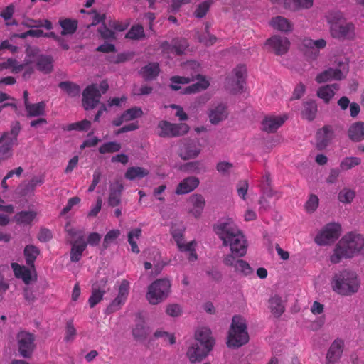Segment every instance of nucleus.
<instances>
[{"mask_svg": "<svg viewBox=\"0 0 364 364\" xmlns=\"http://www.w3.org/2000/svg\"><path fill=\"white\" fill-rule=\"evenodd\" d=\"M269 302L271 312L275 317L279 318L285 310L282 298L278 295H274L269 299Z\"/></svg>", "mask_w": 364, "mask_h": 364, "instance_id": "58836bf2", "label": "nucleus"}, {"mask_svg": "<svg viewBox=\"0 0 364 364\" xmlns=\"http://www.w3.org/2000/svg\"><path fill=\"white\" fill-rule=\"evenodd\" d=\"M71 245L70 250V261L72 262H77L80 260L82 253L86 249L87 242H70Z\"/></svg>", "mask_w": 364, "mask_h": 364, "instance_id": "e433bc0d", "label": "nucleus"}, {"mask_svg": "<svg viewBox=\"0 0 364 364\" xmlns=\"http://www.w3.org/2000/svg\"><path fill=\"white\" fill-rule=\"evenodd\" d=\"M184 69L190 73H193L194 75L200 74V64L195 60H189L184 63Z\"/></svg>", "mask_w": 364, "mask_h": 364, "instance_id": "69168bd1", "label": "nucleus"}, {"mask_svg": "<svg viewBox=\"0 0 364 364\" xmlns=\"http://www.w3.org/2000/svg\"><path fill=\"white\" fill-rule=\"evenodd\" d=\"M339 68H328L318 74L316 77V81L318 83L325 82L330 80H341L346 77L349 70L348 63L339 62L338 64Z\"/></svg>", "mask_w": 364, "mask_h": 364, "instance_id": "9b49d317", "label": "nucleus"}, {"mask_svg": "<svg viewBox=\"0 0 364 364\" xmlns=\"http://www.w3.org/2000/svg\"><path fill=\"white\" fill-rule=\"evenodd\" d=\"M188 47V42L184 38H173L172 40V53L176 55H181L185 50Z\"/></svg>", "mask_w": 364, "mask_h": 364, "instance_id": "a18cd8bd", "label": "nucleus"}, {"mask_svg": "<svg viewBox=\"0 0 364 364\" xmlns=\"http://www.w3.org/2000/svg\"><path fill=\"white\" fill-rule=\"evenodd\" d=\"M319 199L314 194L310 195L308 200L305 204V208L309 213H314L318 206Z\"/></svg>", "mask_w": 364, "mask_h": 364, "instance_id": "680f3d73", "label": "nucleus"}, {"mask_svg": "<svg viewBox=\"0 0 364 364\" xmlns=\"http://www.w3.org/2000/svg\"><path fill=\"white\" fill-rule=\"evenodd\" d=\"M171 287V281L168 278L158 279L149 285L146 299L150 304L157 305L168 297Z\"/></svg>", "mask_w": 364, "mask_h": 364, "instance_id": "423d86ee", "label": "nucleus"}, {"mask_svg": "<svg viewBox=\"0 0 364 364\" xmlns=\"http://www.w3.org/2000/svg\"><path fill=\"white\" fill-rule=\"evenodd\" d=\"M334 137V130L330 125H325L316 134L315 147L318 151L324 150Z\"/></svg>", "mask_w": 364, "mask_h": 364, "instance_id": "f3484780", "label": "nucleus"}, {"mask_svg": "<svg viewBox=\"0 0 364 364\" xmlns=\"http://www.w3.org/2000/svg\"><path fill=\"white\" fill-rule=\"evenodd\" d=\"M269 24L274 29L285 33H289L293 30L291 23L287 18L281 16L272 18Z\"/></svg>", "mask_w": 364, "mask_h": 364, "instance_id": "473e14b6", "label": "nucleus"}, {"mask_svg": "<svg viewBox=\"0 0 364 364\" xmlns=\"http://www.w3.org/2000/svg\"><path fill=\"white\" fill-rule=\"evenodd\" d=\"M58 87L66 92L70 97H76L80 95V87L70 81H63L58 84Z\"/></svg>", "mask_w": 364, "mask_h": 364, "instance_id": "37998d69", "label": "nucleus"}, {"mask_svg": "<svg viewBox=\"0 0 364 364\" xmlns=\"http://www.w3.org/2000/svg\"><path fill=\"white\" fill-rule=\"evenodd\" d=\"M287 117L267 116L262 121V130L267 133H274L285 122Z\"/></svg>", "mask_w": 364, "mask_h": 364, "instance_id": "4be33fe9", "label": "nucleus"}, {"mask_svg": "<svg viewBox=\"0 0 364 364\" xmlns=\"http://www.w3.org/2000/svg\"><path fill=\"white\" fill-rule=\"evenodd\" d=\"M341 226L339 223H331L315 237V242L318 245H326L333 243L340 236Z\"/></svg>", "mask_w": 364, "mask_h": 364, "instance_id": "6e6552de", "label": "nucleus"}, {"mask_svg": "<svg viewBox=\"0 0 364 364\" xmlns=\"http://www.w3.org/2000/svg\"><path fill=\"white\" fill-rule=\"evenodd\" d=\"M213 2V0H205L199 4L193 13L194 16L198 18H203L209 11Z\"/></svg>", "mask_w": 364, "mask_h": 364, "instance_id": "603ef678", "label": "nucleus"}, {"mask_svg": "<svg viewBox=\"0 0 364 364\" xmlns=\"http://www.w3.org/2000/svg\"><path fill=\"white\" fill-rule=\"evenodd\" d=\"M246 78L247 68L245 65L240 64L232 70V75L225 78L224 87L232 95L242 93L245 90Z\"/></svg>", "mask_w": 364, "mask_h": 364, "instance_id": "0eeeda50", "label": "nucleus"}, {"mask_svg": "<svg viewBox=\"0 0 364 364\" xmlns=\"http://www.w3.org/2000/svg\"><path fill=\"white\" fill-rule=\"evenodd\" d=\"M180 170L187 173H205L207 171L206 166L200 161H194L184 164L180 167Z\"/></svg>", "mask_w": 364, "mask_h": 364, "instance_id": "4c0bfd02", "label": "nucleus"}, {"mask_svg": "<svg viewBox=\"0 0 364 364\" xmlns=\"http://www.w3.org/2000/svg\"><path fill=\"white\" fill-rule=\"evenodd\" d=\"M123 190L124 186L119 181L110 184L108 198V205L109 206L115 207L121 203V196Z\"/></svg>", "mask_w": 364, "mask_h": 364, "instance_id": "393cba45", "label": "nucleus"}, {"mask_svg": "<svg viewBox=\"0 0 364 364\" xmlns=\"http://www.w3.org/2000/svg\"><path fill=\"white\" fill-rule=\"evenodd\" d=\"M145 36L144 28L141 25L133 26L127 33L125 38L132 40H139Z\"/></svg>", "mask_w": 364, "mask_h": 364, "instance_id": "09e8293b", "label": "nucleus"}, {"mask_svg": "<svg viewBox=\"0 0 364 364\" xmlns=\"http://www.w3.org/2000/svg\"><path fill=\"white\" fill-rule=\"evenodd\" d=\"M36 60V66L38 70L49 74L53 70V58L51 55H40Z\"/></svg>", "mask_w": 364, "mask_h": 364, "instance_id": "2f4dec72", "label": "nucleus"}, {"mask_svg": "<svg viewBox=\"0 0 364 364\" xmlns=\"http://www.w3.org/2000/svg\"><path fill=\"white\" fill-rule=\"evenodd\" d=\"M355 27L352 23H342L330 26L331 34L333 38L344 40L353 39L355 36Z\"/></svg>", "mask_w": 364, "mask_h": 364, "instance_id": "a211bd4d", "label": "nucleus"}, {"mask_svg": "<svg viewBox=\"0 0 364 364\" xmlns=\"http://www.w3.org/2000/svg\"><path fill=\"white\" fill-rule=\"evenodd\" d=\"M316 94L326 104H328L334 96L335 92L332 90L331 85H324L318 89Z\"/></svg>", "mask_w": 364, "mask_h": 364, "instance_id": "49530a36", "label": "nucleus"}, {"mask_svg": "<svg viewBox=\"0 0 364 364\" xmlns=\"http://www.w3.org/2000/svg\"><path fill=\"white\" fill-rule=\"evenodd\" d=\"M212 350L213 349L208 347L202 346V345L193 343L188 348L186 355L191 363H200L208 356Z\"/></svg>", "mask_w": 364, "mask_h": 364, "instance_id": "6ab92c4d", "label": "nucleus"}, {"mask_svg": "<svg viewBox=\"0 0 364 364\" xmlns=\"http://www.w3.org/2000/svg\"><path fill=\"white\" fill-rule=\"evenodd\" d=\"M195 80H198V82L184 88L183 91L182 92L183 94L189 95L196 93L205 90L210 85L209 82L205 79V77L203 75L197 74L196 75Z\"/></svg>", "mask_w": 364, "mask_h": 364, "instance_id": "7c9ffc66", "label": "nucleus"}, {"mask_svg": "<svg viewBox=\"0 0 364 364\" xmlns=\"http://www.w3.org/2000/svg\"><path fill=\"white\" fill-rule=\"evenodd\" d=\"M160 73L159 65L157 63H149L142 67L139 73L142 76L144 81H152L155 80Z\"/></svg>", "mask_w": 364, "mask_h": 364, "instance_id": "c756f323", "label": "nucleus"}, {"mask_svg": "<svg viewBox=\"0 0 364 364\" xmlns=\"http://www.w3.org/2000/svg\"><path fill=\"white\" fill-rule=\"evenodd\" d=\"M303 105L304 109L301 112L303 117L308 119L309 121L314 120L318 111L316 102L314 100H310L304 102Z\"/></svg>", "mask_w": 364, "mask_h": 364, "instance_id": "a19ab883", "label": "nucleus"}, {"mask_svg": "<svg viewBox=\"0 0 364 364\" xmlns=\"http://www.w3.org/2000/svg\"><path fill=\"white\" fill-rule=\"evenodd\" d=\"M36 213L34 211H21L16 214L14 220L17 223H30L36 217Z\"/></svg>", "mask_w": 364, "mask_h": 364, "instance_id": "8fccbe9b", "label": "nucleus"}, {"mask_svg": "<svg viewBox=\"0 0 364 364\" xmlns=\"http://www.w3.org/2000/svg\"><path fill=\"white\" fill-rule=\"evenodd\" d=\"M105 293V290H98L92 287V294L88 299L90 308L95 306L102 299Z\"/></svg>", "mask_w": 364, "mask_h": 364, "instance_id": "13d9d810", "label": "nucleus"}, {"mask_svg": "<svg viewBox=\"0 0 364 364\" xmlns=\"http://www.w3.org/2000/svg\"><path fill=\"white\" fill-rule=\"evenodd\" d=\"M361 159L358 157H346L340 163V168L343 171L349 170L360 165Z\"/></svg>", "mask_w": 364, "mask_h": 364, "instance_id": "864d4df0", "label": "nucleus"}, {"mask_svg": "<svg viewBox=\"0 0 364 364\" xmlns=\"http://www.w3.org/2000/svg\"><path fill=\"white\" fill-rule=\"evenodd\" d=\"M166 314L172 317H177L181 315L182 310L179 304H171L166 306Z\"/></svg>", "mask_w": 364, "mask_h": 364, "instance_id": "774afa93", "label": "nucleus"}, {"mask_svg": "<svg viewBox=\"0 0 364 364\" xmlns=\"http://www.w3.org/2000/svg\"><path fill=\"white\" fill-rule=\"evenodd\" d=\"M205 273L214 282H220L223 279V273L216 267H211L207 269Z\"/></svg>", "mask_w": 364, "mask_h": 364, "instance_id": "338daca9", "label": "nucleus"}, {"mask_svg": "<svg viewBox=\"0 0 364 364\" xmlns=\"http://www.w3.org/2000/svg\"><path fill=\"white\" fill-rule=\"evenodd\" d=\"M248 341L249 335L246 320L241 316H234L228 332V346L237 348L247 343Z\"/></svg>", "mask_w": 364, "mask_h": 364, "instance_id": "20e7f679", "label": "nucleus"}, {"mask_svg": "<svg viewBox=\"0 0 364 364\" xmlns=\"http://www.w3.org/2000/svg\"><path fill=\"white\" fill-rule=\"evenodd\" d=\"M46 102L41 101L38 103H30L25 107L26 116L28 118L41 117L46 114Z\"/></svg>", "mask_w": 364, "mask_h": 364, "instance_id": "f704fd0d", "label": "nucleus"}, {"mask_svg": "<svg viewBox=\"0 0 364 364\" xmlns=\"http://www.w3.org/2000/svg\"><path fill=\"white\" fill-rule=\"evenodd\" d=\"M143 115V111L140 107H134L123 112V117L125 121H130L139 118Z\"/></svg>", "mask_w": 364, "mask_h": 364, "instance_id": "bf43d9fd", "label": "nucleus"}, {"mask_svg": "<svg viewBox=\"0 0 364 364\" xmlns=\"http://www.w3.org/2000/svg\"><path fill=\"white\" fill-rule=\"evenodd\" d=\"M327 20L331 26L343 23L344 18L341 11H331L328 14Z\"/></svg>", "mask_w": 364, "mask_h": 364, "instance_id": "052dcab7", "label": "nucleus"}, {"mask_svg": "<svg viewBox=\"0 0 364 364\" xmlns=\"http://www.w3.org/2000/svg\"><path fill=\"white\" fill-rule=\"evenodd\" d=\"M199 182V179L197 177H187L177 186L176 193L178 195L188 193L198 186Z\"/></svg>", "mask_w": 364, "mask_h": 364, "instance_id": "bb28decb", "label": "nucleus"}, {"mask_svg": "<svg viewBox=\"0 0 364 364\" xmlns=\"http://www.w3.org/2000/svg\"><path fill=\"white\" fill-rule=\"evenodd\" d=\"M158 127L161 129L159 133L161 137H177L187 134L190 129L185 123L173 124L168 121H161Z\"/></svg>", "mask_w": 364, "mask_h": 364, "instance_id": "1a4fd4ad", "label": "nucleus"}, {"mask_svg": "<svg viewBox=\"0 0 364 364\" xmlns=\"http://www.w3.org/2000/svg\"><path fill=\"white\" fill-rule=\"evenodd\" d=\"M91 127V122L87 119H83L80 122L69 124L65 127H63L65 131H73L76 130L79 132H86Z\"/></svg>", "mask_w": 364, "mask_h": 364, "instance_id": "c03bdc74", "label": "nucleus"}, {"mask_svg": "<svg viewBox=\"0 0 364 364\" xmlns=\"http://www.w3.org/2000/svg\"><path fill=\"white\" fill-rule=\"evenodd\" d=\"M43 183V177L34 176L28 182L21 183L17 188V193L21 196H26L29 194H33L36 187L38 185Z\"/></svg>", "mask_w": 364, "mask_h": 364, "instance_id": "b1692460", "label": "nucleus"}, {"mask_svg": "<svg viewBox=\"0 0 364 364\" xmlns=\"http://www.w3.org/2000/svg\"><path fill=\"white\" fill-rule=\"evenodd\" d=\"M21 130L18 121L13 122L11 130L4 132L0 136V164L13 155V146L18 144V136Z\"/></svg>", "mask_w": 364, "mask_h": 364, "instance_id": "39448f33", "label": "nucleus"}, {"mask_svg": "<svg viewBox=\"0 0 364 364\" xmlns=\"http://www.w3.org/2000/svg\"><path fill=\"white\" fill-rule=\"evenodd\" d=\"M357 254L364 256V235L350 232L336 245L334 253L331 256V262L339 263L343 259L352 258Z\"/></svg>", "mask_w": 364, "mask_h": 364, "instance_id": "f03ea898", "label": "nucleus"}, {"mask_svg": "<svg viewBox=\"0 0 364 364\" xmlns=\"http://www.w3.org/2000/svg\"><path fill=\"white\" fill-rule=\"evenodd\" d=\"M11 267L13 268L14 275L17 278H21L26 284H29L32 280L34 279V276H32L33 269L26 267L25 266H21L17 263H12Z\"/></svg>", "mask_w": 364, "mask_h": 364, "instance_id": "c85d7f7f", "label": "nucleus"}, {"mask_svg": "<svg viewBox=\"0 0 364 364\" xmlns=\"http://www.w3.org/2000/svg\"><path fill=\"white\" fill-rule=\"evenodd\" d=\"M149 174V170L139 166H132L127 168L124 176L127 179L134 181L136 178H142Z\"/></svg>", "mask_w": 364, "mask_h": 364, "instance_id": "ea45409f", "label": "nucleus"}, {"mask_svg": "<svg viewBox=\"0 0 364 364\" xmlns=\"http://www.w3.org/2000/svg\"><path fill=\"white\" fill-rule=\"evenodd\" d=\"M240 257H237L231 252V253L224 256L223 263L226 267L234 268L236 273L244 277L252 274L254 272L253 269L250 267L248 262L240 259Z\"/></svg>", "mask_w": 364, "mask_h": 364, "instance_id": "9d476101", "label": "nucleus"}, {"mask_svg": "<svg viewBox=\"0 0 364 364\" xmlns=\"http://www.w3.org/2000/svg\"><path fill=\"white\" fill-rule=\"evenodd\" d=\"M343 341L341 339L335 340L330 346L326 358L329 363H336L343 353Z\"/></svg>", "mask_w": 364, "mask_h": 364, "instance_id": "72a5a7b5", "label": "nucleus"}, {"mask_svg": "<svg viewBox=\"0 0 364 364\" xmlns=\"http://www.w3.org/2000/svg\"><path fill=\"white\" fill-rule=\"evenodd\" d=\"M208 115L210 122L217 125L228 118V107L225 104L220 103L210 108L208 110Z\"/></svg>", "mask_w": 364, "mask_h": 364, "instance_id": "aec40b11", "label": "nucleus"}, {"mask_svg": "<svg viewBox=\"0 0 364 364\" xmlns=\"http://www.w3.org/2000/svg\"><path fill=\"white\" fill-rule=\"evenodd\" d=\"M35 337L33 333L21 331L17 334L18 351L23 358H29L35 348Z\"/></svg>", "mask_w": 364, "mask_h": 364, "instance_id": "4468645a", "label": "nucleus"}, {"mask_svg": "<svg viewBox=\"0 0 364 364\" xmlns=\"http://www.w3.org/2000/svg\"><path fill=\"white\" fill-rule=\"evenodd\" d=\"M119 235L120 231L119 230H109L104 237L101 252L105 251L108 247V245L113 242Z\"/></svg>", "mask_w": 364, "mask_h": 364, "instance_id": "4d7b16f0", "label": "nucleus"}, {"mask_svg": "<svg viewBox=\"0 0 364 364\" xmlns=\"http://www.w3.org/2000/svg\"><path fill=\"white\" fill-rule=\"evenodd\" d=\"M360 282L355 272L343 270L336 274L332 281L333 291L339 294L349 296L358 291Z\"/></svg>", "mask_w": 364, "mask_h": 364, "instance_id": "7ed1b4c3", "label": "nucleus"}, {"mask_svg": "<svg viewBox=\"0 0 364 364\" xmlns=\"http://www.w3.org/2000/svg\"><path fill=\"white\" fill-rule=\"evenodd\" d=\"M355 197V192L351 189L343 188L338 194V200L342 203H350Z\"/></svg>", "mask_w": 364, "mask_h": 364, "instance_id": "5fc2aeb1", "label": "nucleus"}, {"mask_svg": "<svg viewBox=\"0 0 364 364\" xmlns=\"http://www.w3.org/2000/svg\"><path fill=\"white\" fill-rule=\"evenodd\" d=\"M97 31L100 33L102 38L106 40H114L116 38L115 33L109 29L105 23L98 28Z\"/></svg>", "mask_w": 364, "mask_h": 364, "instance_id": "e2e57ef3", "label": "nucleus"}, {"mask_svg": "<svg viewBox=\"0 0 364 364\" xmlns=\"http://www.w3.org/2000/svg\"><path fill=\"white\" fill-rule=\"evenodd\" d=\"M200 152L201 144L199 140L196 139H187L184 140L183 145L180 148L178 155L181 159L186 161L196 158Z\"/></svg>", "mask_w": 364, "mask_h": 364, "instance_id": "ddd939ff", "label": "nucleus"}, {"mask_svg": "<svg viewBox=\"0 0 364 364\" xmlns=\"http://www.w3.org/2000/svg\"><path fill=\"white\" fill-rule=\"evenodd\" d=\"M121 148L122 146L117 141H109L100 146L99 147V152L102 154L106 153H114L119 151Z\"/></svg>", "mask_w": 364, "mask_h": 364, "instance_id": "6e6d98bb", "label": "nucleus"}, {"mask_svg": "<svg viewBox=\"0 0 364 364\" xmlns=\"http://www.w3.org/2000/svg\"><path fill=\"white\" fill-rule=\"evenodd\" d=\"M213 230L223 241V245L230 246L237 257H243L247 250V242L242 231L232 218L220 220L213 225Z\"/></svg>", "mask_w": 364, "mask_h": 364, "instance_id": "f257e3e1", "label": "nucleus"}, {"mask_svg": "<svg viewBox=\"0 0 364 364\" xmlns=\"http://www.w3.org/2000/svg\"><path fill=\"white\" fill-rule=\"evenodd\" d=\"M141 230L140 228H135L128 232V242L131 245L132 251L134 253L138 254L140 252L139 248L136 244V242L134 240V237L139 238L141 236Z\"/></svg>", "mask_w": 364, "mask_h": 364, "instance_id": "3c124183", "label": "nucleus"}, {"mask_svg": "<svg viewBox=\"0 0 364 364\" xmlns=\"http://www.w3.org/2000/svg\"><path fill=\"white\" fill-rule=\"evenodd\" d=\"M196 75H194L193 73H191V77L173 76L170 79L171 82L170 87L173 90H178L181 89V87L176 84H188L191 81H193Z\"/></svg>", "mask_w": 364, "mask_h": 364, "instance_id": "de8ad7c7", "label": "nucleus"}, {"mask_svg": "<svg viewBox=\"0 0 364 364\" xmlns=\"http://www.w3.org/2000/svg\"><path fill=\"white\" fill-rule=\"evenodd\" d=\"M326 45L324 39L321 38L314 41L310 38H305L299 45V50L309 60H315L319 53V49L323 48Z\"/></svg>", "mask_w": 364, "mask_h": 364, "instance_id": "f8f14e48", "label": "nucleus"}, {"mask_svg": "<svg viewBox=\"0 0 364 364\" xmlns=\"http://www.w3.org/2000/svg\"><path fill=\"white\" fill-rule=\"evenodd\" d=\"M190 203L193 208L191 210V213L196 217L200 216L205 204L204 197L200 194H193L190 197Z\"/></svg>", "mask_w": 364, "mask_h": 364, "instance_id": "c9c22d12", "label": "nucleus"}, {"mask_svg": "<svg viewBox=\"0 0 364 364\" xmlns=\"http://www.w3.org/2000/svg\"><path fill=\"white\" fill-rule=\"evenodd\" d=\"M196 343L202 345V346L213 348L215 341L212 336V332L207 327H200L195 332Z\"/></svg>", "mask_w": 364, "mask_h": 364, "instance_id": "5701e85b", "label": "nucleus"}, {"mask_svg": "<svg viewBox=\"0 0 364 364\" xmlns=\"http://www.w3.org/2000/svg\"><path fill=\"white\" fill-rule=\"evenodd\" d=\"M101 93L96 84L88 85L82 92V106L85 110L92 109L100 103Z\"/></svg>", "mask_w": 364, "mask_h": 364, "instance_id": "2eb2a0df", "label": "nucleus"}, {"mask_svg": "<svg viewBox=\"0 0 364 364\" xmlns=\"http://www.w3.org/2000/svg\"><path fill=\"white\" fill-rule=\"evenodd\" d=\"M233 164L228 161H220L216 165V170L223 176L229 175Z\"/></svg>", "mask_w": 364, "mask_h": 364, "instance_id": "0e129e2a", "label": "nucleus"}, {"mask_svg": "<svg viewBox=\"0 0 364 364\" xmlns=\"http://www.w3.org/2000/svg\"><path fill=\"white\" fill-rule=\"evenodd\" d=\"M265 45L269 46L275 55H283L288 52L290 41L285 36L274 35L266 41Z\"/></svg>", "mask_w": 364, "mask_h": 364, "instance_id": "dca6fc26", "label": "nucleus"}, {"mask_svg": "<svg viewBox=\"0 0 364 364\" xmlns=\"http://www.w3.org/2000/svg\"><path fill=\"white\" fill-rule=\"evenodd\" d=\"M59 24L62 28L61 35L68 36L75 33L77 28V21L70 18L60 20Z\"/></svg>", "mask_w": 364, "mask_h": 364, "instance_id": "79ce46f5", "label": "nucleus"}, {"mask_svg": "<svg viewBox=\"0 0 364 364\" xmlns=\"http://www.w3.org/2000/svg\"><path fill=\"white\" fill-rule=\"evenodd\" d=\"M347 135L353 142H360L364 140V122L361 121L351 124L347 131Z\"/></svg>", "mask_w": 364, "mask_h": 364, "instance_id": "a878e982", "label": "nucleus"}, {"mask_svg": "<svg viewBox=\"0 0 364 364\" xmlns=\"http://www.w3.org/2000/svg\"><path fill=\"white\" fill-rule=\"evenodd\" d=\"M23 254L26 264L29 267L33 269L34 273V279L37 280V274L35 269L34 262L40 254V250L33 245H28L24 248Z\"/></svg>", "mask_w": 364, "mask_h": 364, "instance_id": "cd10ccee", "label": "nucleus"}, {"mask_svg": "<svg viewBox=\"0 0 364 364\" xmlns=\"http://www.w3.org/2000/svg\"><path fill=\"white\" fill-rule=\"evenodd\" d=\"M136 316L137 318L135 326L132 329V336L135 340L144 341L149 335L151 331L149 327L146 325L142 313L138 312Z\"/></svg>", "mask_w": 364, "mask_h": 364, "instance_id": "412c9836", "label": "nucleus"}]
</instances>
